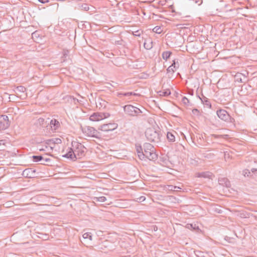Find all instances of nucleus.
<instances>
[{
	"instance_id": "1",
	"label": "nucleus",
	"mask_w": 257,
	"mask_h": 257,
	"mask_svg": "<svg viewBox=\"0 0 257 257\" xmlns=\"http://www.w3.org/2000/svg\"><path fill=\"white\" fill-rule=\"evenodd\" d=\"M147 139L151 142L159 144L161 142L162 134L161 132L157 131L154 128H148L145 132Z\"/></svg>"
},
{
	"instance_id": "2",
	"label": "nucleus",
	"mask_w": 257,
	"mask_h": 257,
	"mask_svg": "<svg viewBox=\"0 0 257 257\" xmlns=\"http://www.w3.org/2000/svg\"><path fill=\"white\" fill-rule=\"evenodd\" d=\"M144 154L145 158L150 161H155L158 158V155L155 152L154 146L148 143H145L143 145Z\"/></svg>"
},
{
	"instance_id": "3",
	"label": "nucleus",
	"mask_w": 257,
	"mask_h": 257,
	"mask_svg": "<svg viewBox=\"0 0 257 257\" xmlns=\"http://www.w3.org/2000/svg\"><path fill=\"white\" fill-rule=\"evenodd\" d=\"M71 144L76 157L80 158L85 155L86 148L83 145L77 142H72Z\"/></svg>"
},
{
	"instance_id": "4",
	"label": "nucleus",
	"mask_w": 257,
	"mask_h": 257,
	"mask_svg": "<svg viewBox=\"0 0 257 257\" xmlns=\"http://www.w3.org/2000/svg\"><path fill=\"white\" fill-rule=\"evenodd\" d=\"M123 108L124 112L131 116H137L143 112L140 108L131 104L125 105Z\"/></svg>"
},
{
	"instance_id": "5",
	"label": "nucleus",
	"mask_w": 257,
	"mask_h": 257,
	"mask_svg": "<svg viewBox=\"0 0 257 257\" xmlns=\"http://www.w3.org/2000/svg\"><path fill=\"white\" fill-rule=\"evenodd\" d=\"M217 116L221 120L227 122L233 123L235 121L234 118L224 109H220L216 111Z\"/></svg>"
},
{
	"instance_id": "6",
	"label": "nucleus",
	"mask_w": 257,
	"mask_h": 257,
	"mask_svg": "<svg viewBox=\"0 0 257 257\" xmlns=\"http://www.w3.org/2000/svg\"><path fill=\"white\" fill-rule=\"evenodd\" d=\"M81 130L83 133L86 134L88 136L99 139L100 137V133L95 130L93 127L90 126H81Z\"/></svg>"
},
{
	"instance_id": "7",
	"label": "nucleus",
	"mask_w": 257,
	"mask_h": 257,
	"mask_svg": "<svg viewBox=\"0 0 257 257\" xmlns=\"http://www.w3.org/2000/svg\"><path fill=\"white\" fill-rule=\"evenodd\" d=\"M45 143L46 144V148L49 146L51 150L53 151L55 145L61 144L62 140L60 138H52L45 141Z\"/></svg>"
},
{
	"instance_id": "8",
	"label": "nucleus",
	"mask_w": 257,
	"mask_h": 257,
	"mask_svg": "<svg viewBox=\"0 0 257 257\" xmlns=\"http://www.w3.org/2000/svg\"><path fill=\"white\" fill-rule=\"evenodd\" d=\"M117 127V124L115 123H109L104 124L98 127V130L104 132L113 131Z\"/></svg>"
},
{
	"instance_id": "9",
	"label": "nucleus",
	"mask_w": 257,
	"mask_h": 257,
	"mask_svg": "<svg viewBox=\"0 0 257 257\" xmlns=\"http://www.w3.org/2000/svg\"><path fill=\"white\" fill-rule=\"evenodd\" d=\"M180 66L178 59H175L173 61V63L167 69V73L172 72L174 73L175 71L179 68Z\"/></svg>"
},
{
	"instance_id": "10",
	"label": "nucleus",
	"mask_w": 257,
	"mask_h": 257,
	"mask_svg": "<svg viewBox=\"0 0 257 257\" xmlns=\"http://www.w3.org/2000/svg\"><path fill=\"white\" fill-rule=\"evenodd\" d=\"M36 171L33 168H28L24 170L22 175L23 176L31 178L35 177Z\"/></svg>"
},
{
	"instance_id": "11",
	"label": "nucleus",
	"mask_w": 257,
	"mask_h": 257,
	"mask_svg": "<svg viewBox=\"0 0 257 257\" xmlns=\"http://www.w3.org/2000/svg\"><path fill=\"white\" fill-rule=\"evenodd\" d=\"M62 157L70 159L72 160L74 159H77V157L75 156L74 154L73 149L71 148H69V151L66 154L62 155Z\"/></svg>"
},
{
	"instance_id": "12",
	"label": "nucleus",
	"mask_w": 257,
	"mask_h": 257,
	"mask_svg": "<svg viewBox=\"0 0 257 257\" xmlns=\"http://www.w3.org/2000/svg\"><path fill=\"white\" fill-rule=\"evenodd\" d=\"M177 135V133L175 131L168 132L167 133V139L170 143H174L175 142V136Z\"/></svg>"
},
{
	"instance_id": "13",
	"label": "nucleus",
	"mask_w": 257,
	"mask_h": 257,
	"mask_svg": "<svg viewBox=\"0 0 257 257\" xmlns=\"http://www.w3.org/2000/svg\"><path fill=\"white\" fill-rule=\"evenodd\" d=\"M213 176V174L210 172H203L198 173L197 176L199 178H204L211 179Z\"/></svg>"
},
{
	"instance_id": "14",
	"label": "nucleus",
	"mask_w": 257,
	"mask_h": 257,
	"mask_svg": "<svg viewBox=\"0 0 257 257\" xmlns=\"http://www.w3.org/2000/svg\"><path fill=\"white\" fill-rule=\"evenodd\" d=\"M136 151L137 152L138 157L141 160H143L145 159L144 154V149L143 147L141 146H136Z\"/></svg>"
},
{
	"instance_id": "15",
	"label": "nucleus",
	"mask_w": 257,
	"mask_h": 257,
	"mask_svg": "<svg viewBox=\"0 0 257 257\" xmlns=\"http://www.w3.org/2000/svg\"><path fill=\"white\" fill-rule=\"evenodd\" d=\"M50 124L52 129L54 130H57L60 126V122L56 119H52Z\"/></svg>"
},
{
	"instance_id": "16",
	"label": "nucleus",
	"mask_w": 257,
	"mask_h": 257,
	"mask_svg": "<svg viewBox=\"0 0 257 257\" xmlns=\"http://www.w3.org/2000/svg\"><path fill=\"white\" fill-rule=\"evenodd\" d=\"M91 121H99L102 119V116L99 112L93 113L89 117Z\"/></svg>"
},
{
	"instance_id": "17",
	"label": "nucleus",
	"mask_w": 257,
	"mask_h": 257,
	"mask_svg": "<svg viewBox=\"0 0 257 257\" xmlns=\"http://www.w3.org/2000/svg\"><path fill=\"white\" fill-rule=\"evenodd\" d=\"M153 41L150 39H146L144 43V47L147 50H150L153 47Z\"/></svg>"
},
{
	"instance_id": "18",
	"label": "nucleus",
	"mask_w": 257,
	"mask_h": 257,
	"mask_svg": "<svg viewBox=\"0 0 257 257\" xmlns=\"http://www.w3.org/2000/svg\"><path fill=\"white\" fill-rule=\"evenodd\" d=\"M158 93L160 96H169L171 94V91L170 89H168L159 91V92H158Z\"/></svg>"
},
{
	"instance_id": "19",
	"label": "nucleus",
	"mask_w": 257,
	"mask_h": 257,
	"mask_svg": "<svg viewBox=\"0 0 257 257\" xmlns=\"http://www.w3.org/2000/svg\"><path fill=\"white\" fill-rule=\"evenodd\" d=\"M9 126V124L7 122L5 121V120L3 121L0 119V130H6Z\"/></svg>"
},
{
	"instance_id": "20",
	"label": "nucleus",
	"mask_w": 257,
	"mask_h": 257,
	"mask_svg": "<svg viewBox=\"0 0 257 257\" xmlns=\"http://www.w3.org/2000/svg\"><path fill=\"white\" fill-rule=\"evenodd\" d=\"M172 53L169 51H164L162 53V58L164 60L167 61L171 56Z\"/></svg>"
},
{
	"instance_id": "21",
	"label": "nucleus",
	"mask_w": 257,
	"mask_h": 257,
	"mask_svg": "<svg viewBox=\"0 0 257 257\" xmlns=\"http://www.w3.org/2000/svg\"><path fill=\"white\" fill-rule=\"evenodd\" d=\"M200 99L204 105H205L206 106H207L209 108H211V104L206 97L203 96L202 98H200Z\"/></svg>"
},
{
	"instance_id": "22",
	"label": "nucleus",
	"mask_w": 257,
	"mask_h": 257,
	"mask_svg": "<svg viewBox=\"0 0 257 257\" xmlns=\"http://www.w3.org/2000/svg\"><path fill=\"white\" fill-rule=\"evenodd\" d=\"M136 95L137 94L132 92H124V93H118L117 96L121 98L122 96H130L131 95Z\"/></svg>"
},
{
	"instance_id": "23",
	"label": "nucleus",
	"mask_w": 257,
	"mask_h": 257,
	"mask_svg": "<svg viewBox=\"0 0 257 257\" xmlns=\"http://www.w3.org/2000/svg\"><path fill=\"white\" fill-rule=\"evenodd\" d=\"M79 9L82 10L87 11L89 10V5L87 4H82L81 5H78Z\"/></svg>"
},
{
	"instance_id": "24",
	"label": "nucleus",
	"mask_w": 257,
	"mask_h": 257,
	"mask_svg": "<svg viewBox=\"0 0 257 257\" xmlns=\"http://www.w3.org/2000/svg\"><path fill=\"white\" fill-rule=\"evenodd\" d=\"M32 158L35 162H38L44 159L42 156H33Z\"/></svg>"
},
{
	"instance_id": "25",
	"label": "nucleus",
	"mask_w": 257,
	"mask_h": 257,
	"mask_svg": "<svg viewBox=\"0 0 257 257\" xmlns=\"http://www.w3.org/2000/svg\"><path fill=\"white\" fill-rule=\"evenodd\" d=\"M219 181H224V186H226V187H229L230 186V182L226 178L220 179H219Z\"/></svg>"
},
{
	"instance_id": "26",
	"label": "nucleus",
	"mask_w": 257,
	"mask_h": 257,
	"mask_svg": "<svg viewBox=\"0 0 257 257\" xmlns=\"http://www.w3.org/2000/svg\"><path fill=\"white\" fill-rule=\"evenodd\" d=\"M83 237L84 239H88L90 240H92V236L91 233L86 232L83 234Z\"/></svg>"
},
{
	"instance_id": "27",
	"label": "nucleus",
	"mask_w": 257,
	"mask_h": 257,
	"mask_svg": "<svg viewBox=\"0 0 257 257\" xmlns=\"http://www.w3.org/2000/svg\"><path fill=\"white\" fill-rule=\"evenodd\" d=\"M94 200L96 201H99V202H103L105 201H106V198L104 196H100V197H94Z\"/></svg>"
},
{
	"instance_id": "28",
	"label": "nucleus",
	"mask_w": 257,
	"mask_h": 257,
	"mask_svg": "<svg viewBox=\"0 0 257 257\" xmlns=\"http://www.w3.org/2000/svg\"><path fill=\"white\" fill-rule=\"evenodd\" d=\"M187 227L189 229H193V230H200L198 226H196V224H187Z\"/></svg>"
},
{
	"instance_id": "29",
	"label": "nucleus",
	"mask_w": 257,
	"mask_h": 257,
	"mask_svg": "<svg viewBox=\"0 0 257 257\" xmlns=\"http://www.w3.org/2000/svg\"><path fill=\"white\" fill-rule=\"evenodd\" d=\"M153 31L157 34H161L162 32V30L160 26H156L153 29Z\"/></svg>"
},
{
	"instance_id": "30",
	"label": "nucleus",
	"mask_w": 257,
	"mask_h": 257,
	"mask_svg": "<svg viewBox=\"0 0 257 257\" xmlns=\"http://www.w3.org/2000/svg\"><path fill=\"white\" fill-rule=\"evenodd\" d=\"M211 136L212 137H214L215 139H219V138L226 139L227 138L228 135H215V134H212V135H211Z\"/></svg>"
},
{
	"instance_id": "31",
	"label": "nucleus",
	"mask_w": 257,
	"mask_h": 257,
	"mask_svg": "<svg viewBox=\"0 0 257 257\" xmlns=\"http://www.w3.org/2000/svg\"><path fill=\"white\" fill-rule=\"evenodd\" d=\"M16 89L18 91L20 92H25L26 90V88L23 86H17Z\"/></svg>"
},
{
	"instance_id": "32",
	"label": "nucleus",
	"mask_w": 257,
	"mask_h": 257,
	"mask_svg": "<svg viewBox=\"0 0 257 257\" xmlns=\"http://www.w3.org/2000/svg\"><path fill=\"white\" fill-rule=\"evenodd\" d=\"M0 119L3 121L5 120V121L7 122L8 124H10V121L9 120V117L7 115H3L0 116Z\"/></svg>"
},
{
	"instance_id": "33",
	"label": "nucleus",
	"mask_w": 257,
	"mask_h": 257,
	"mask_svg": "<svg viewBox=\"0 0 257 257\" xmlns=\"http://www.w3.org/2000/svg\"><path fill=\"white\" fill-rule=\"evenodd\" d=\"M214 155L211 153H207L204 154V157L208 159H212L214 157Z\"/></svg>"
},
{
	"instance_id": "34",
	"label": "nucleus",
	"mask_w": 257,
	"mask_h": 257,
	"mask_svg": "<svg viewBox=\"0 0 257 257\" xmlns=\"http://www.w3.org/2000/svg\"><path fill=\"white\" fill-rule=\"evenodd\" d=\"M250 174V172L248 170L245 169L242 171V175L244 177H248Z\"/></svg>"
},
{
	"instance_id": "35",
	"label": "nucleus",
	"mask_w": 257,
	"mask_h": 257,
	"mask_svg": "<svg viewBox=\"0 0 257 257\" xmlns=\"http://www.w3.org/2000/svg\"><path fill=\"white\" fill-rule=\"evenodd\" d=\"M182 101L184 104H186V105L188 104L189 103V99L185 96L183 97V98L182 99Z\"/></svg>"
},
{
	"instance_id": "36",
	"label": "nucleus",
	"mask_w": 257,
	"mask_h": 257,
	"mask_svg": "<svg viewBox=\"0 0 257 257\" xmlns=\"http://www.w3.org/2000/svg\"><path fill=\"white\" fill-rule=\"evenodd\" d=\"M100 115L102 116V119L107 118L109 116L108 113H100Z\"/></svg>"
},
{
	"instance_id": "37",
	"label": "nucleus",
	"mask_w": 257,
	"mask_h": 257,
	"mask_svg": "<svg viewBox=\"0 0 257 257\" xmlns=\"http://www.w3.org/2000/svg\"><path fill=\"white\" fill-rule=\"evenodd\" d=\"M146 197L145 196H142L137 198V201L139 202H142L145 200Z\"/></svg>"
},
{
	"instance_id": "38",
	"label": "nucleus",
	"mask_w": 257,
	"mask_h": 257,
	"mask_svg": "<svg viewBox=\"0 0 257 257\" xmlns=\"http://www.w3.org/2000/svg\"><path fill=\"white\" fill-rule=\"evenodd\" d=\"M192 112L194 114L197 115H198L200 113L199 111L197 108L193 109Z\"/></svg>"
},
{
	"instance_id": "39",
	"label": "nucleus",
	"mask_w": 257,
	"mask_h": 257,
	"mask_svg": "<svg viewBox=\"0 0 257 257\" xmlns=\"http://www.w3.org/2000/svg\"><path fill=\"white\" fill-rule=\"evenodd\" d=\"M44 120L45 119L43 118L40 117L38 119V122L40 125H41L43 124Z\"/></svg>"
},
{
	"instance_id": "40",
	"label": "nucleus",
	"mask_w": 257,
	"mask_h": 257,
	"mask_svg": "<svg viewBox=\"0 0 257 257\" xmlns=\"http://www.w3.org/2000/svg\"><path fill=\"white\" fill-rule=\"evenodd\" d=\"M171 190H173V188L174 189L173 190L174 191H178V189H181V188L178 187V186H171Z\"/></svg>"
},
{
	"instance_id": "41",
	"label": "nucleus",
	"mask_w": 257,
	"mask_h": 257,
	"mask_svg": "<svg viewBox=\"0 0 257 257\" xmlns=\"http://www.w3.org/2000/svg\"><path fill=\"white\" fill-rule=\"evenodd\" d=\"M39 2L42 4H46L49 2V0H38Z\"/></svg>"
},
{
	"instance_id": "42",
	"label": "nucleus",
	"mask_w": 257,
	"mask_h": 257,
	"mask_svg": "<svg viewBox=\"0 0 257 257\" xmlns=\"http://www.w3.org/2000/svg\"><path fill=\"white\" fill-rule=\"evenodd\" d=\"M214 211L218 213H221L222 212V211L221 209L217 208H216Z\"/></svg>"
},
{
	"instance_id": "43",
	"label": "nucleus",
	"mask_w": 257,
	"mask_h": 257,
	"mask_svg": "<svg viewBox=\"0 0 257 257\" xmlns=\"http://www.w3.org/2000/svg\"><path fill=\"white\" fill-rule=\"evenodd\" d=\"M134 35L136 36H140L141 35V33L139 32V31H137L133 33Z\"/></svg>"
},
{
	"instance_id": "44",
	"label": "nucleus",
	"mask_w": 257,
	"mask_h": 257,
	"mask_svg": "<svg viewBox=\"0 0 257 257\" xmlns=\"http://www.w3.org/2000/svg\"><path fill=\"white\" fill-rule=\"evenodd\" d=\"M122 40H119V41H116L115 42V44H117V45H122Z\"/></svg>"
},
{
	"instance_id": "45",
	"label": "nucleus",
	"mask_w": 257,
	"mask_h": 257,
	"mask_svg": "<svg viewBox=\"0 0 257 257\" xmlns=\"http://www.w3.org/2000/svg\"><path fill=\"white\" fill-rule=\"evenodd\" d=\"M44 161L46 162H50L51 161V159H49V158H45L44 159Z\"/></svg>"
},
{
	"instance_id": "46",
	"label": "nucleus",
	"mask_w": 257,
	"mask_h": 257,
	"mask_svg": "<svg viewBox=\"0 0 257 257\" xmlns=\"http://www.w3.org/2000/svg\"><path fill=\"white\" fill-rule=\"evenodd\" d=\"M68 53V51H67V52H65L63 54V55L65 57H66V56H67V53Z\"/></svg>"
},
{
	"instance_id": "47",
	"label": "nucleus",
	"mask_w": 257,
	"mask_h": 257,
	"mask_svg": "<svg viewBox=\"0 0 257 257\" xmlns=\"http://www.w3.org/2000/svg\"><path fill=\"white\" fill-rule=\"evenodd\" d=\"M218 181H219V183L220 184H221V185H224V181H221V182H220V181H219V180H218Z\"/></svg>"
},
{
	"instance_id": "48",
	"label": "nucleus",
	"mask_w": 257,
	"mask_h": 257,
	"mask_svg": "<svg viewBox=\"0 0 257 257\" xmlns=\"http://www.w3.org/2000/svg\"><path fill=\"white\" fill-rule=\"evenodd\" d=\"M39 151H44L45 149H43V148H41V149H39Z\"/></svg>"
},
{
	"instance_id": "49",
	"label": "nucleus",
	"mask_w": 257,
	"mask_h": 257,
	"mask_svg": "<svg viewBox=\"0 0 257 257\" xmlns=\"http://www.w3.org/2000/svg\"><path fill=\"white\" fill-rule=\"evenodd\" d=\"M255 169H252L251 171L252 172H256V171H255Z\"/></svg>"
},
{
	"instance_id": "50",
	"label": "nucleus",
	"mask_w": 257,
	"mask_h": 257,
	"mask_svg": "<svg viewBox=\"0 0 257 257\" xmlns=\"http://www.w3.org/2000/svg\"><path fill=\"white\" fill-rule=\"evenodd\" d=\"M42 140H41L40 141H37V143H42Z\"/></svg>"
},
{
	"instance_id": "51",
	"label": "nucleus",
	"mask_w": 257,
	"mask_h": 257,
	"mask_svg": "<svg viewBox=\"0 0 257 257\" xmlns=\"http://www.w3.org/2000/svg\"><path fill=\"white\" fill-rule=\"evenodd\" d=\"M36 35V33H33L32 34V36H33L34 35Z\"/></svg>"
}]
</instances>
